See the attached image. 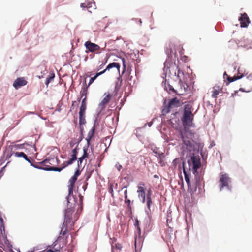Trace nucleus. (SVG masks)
Masks as SVG:
<instances>
[{
  "instance_id": "obj_1",
  "label": "nucleus",
  "mask_w": 252,
  "mask_h": 252,
  "mask_svg": "<svg viewBox=\"0 0 252 252\" xmlns=\"http://www.w3.org/2000/svg\"><path fill=\"white\" fill-rule=\"evenodd\" d=\"M194 115L192 113V107L189 105H185L184 108V113L182 121L185 129L183 133L180 131V135L185 145L189 147H192L194 145V141L192 139L193 133L187 127H190L192 125Z\"/></svg>"
},
{
  "instance_id": "obj_2",
  "label": "nucleus",
  "mask_w": 252,
  "mask_h": 252,
  "mask_svg": "<svg viewBox=\"0 0 252 252\" xmlns=\"http://www.w3.org/2000/svg\"><path fill=\"white\" fill-rule=\"evenodd\" d=\"M70 199H69V200ZM74 203H71L67 201V208L65 210L64 212V220L63 226L65 227L64 231L61 230L60 235L64 236L66 234L67 225L71 223V225H74L73 221H76L78 219V216L77 213L73 215L74 212V208L76 206V201L74 199Z\"/></svg>"
},
{
  "instance_id": "obj_3",
  "label": "nucleus",
  "mask_w": 252,
  "mask_h": 252,
  "mask_svg": "<svg viewBox=\"0 0 252 252\" xmlns=\"http://www.w3.org/2000/svg\"><path fill=\"white\" fill-rule=\"evenodd\" d=\"M3 250H10L9 249V242L5 234L4 227L3 225L0 226V252H3Z\"/></svg>"
},
{
  "instance_id": "obj_4",
  "label": "nucleus",
  "mask_w": 252,
  "mask_h": 252,
  "mask_svg": "<svg viewBox=\"0 0 252 252\" xmlns=\"http://www.w3.org/2000/svg\"><path fill=\"white\" fill-rule=\"evenodd\" d=\"M71 158L68 161H64L61 165V167H46L45 168V170L47 171H58L60 172L63 169L67 167L68 165L72 164L76 159H77V155L74 154H72L71 155Z\"/></svg>"
},
{
  "instance_id": "obj_5",
  "label": "nucleus",
  "mask_w": 252,
  "mask_h": 252,
  "mask_svg": "<svg viewBox=\"0 0 252 252\" xmlns=\"http://www.w3.org/2000/svg\"><path fill=\"white\" fill-rule=\"evenodd\" d=\"M84 46L86 49L87 50V51H86V53L90 52L91 53H95L96 54H99L101 53V51L104 50V49L106 46V44H105L104 47L101 48L98 45L93 43L90 41H87L85 42Z\"/></svg>"
},
{
  "instance_id": "obj_6",
  "label": "nucleus",
  "mask_w": 252,
  "mask_h": 252,
  "mask_svg": "<svg viewBox=\"0 0 252 252\" xmlns=\"http://www.w3.org/2000/svg\"><path fill=\"white\" fill-rule=\"evenodd\" d=\"M192 163V172L193 174H198V169L201 166L200 158L198 157L194 156H191V160L188 161V163L189 166V170L190 171L191 163Z\"/></svg>"
},
{
  "instance_id": "obj_7",
  "label": "nucleus",
  "mask_w": 252,
  "mask_h": 252,
  "mask_svg": "<svg viewBox=\"0 0 252 252\" xmlns=\"http://www.w3.org/2000/svg\"><path fill=\"white\" fill-rule=\"evenodd\" d=\"M180 106V101L177 98L175 97L169 101L167 105L165 106L162 110L163 114L169 113L171 109L178 107Z\"/></svg>"
},
{
  "instance_id": "obj_8",
  "label": "nucleus",
  "mask_w": 252,
  "mask_h": 252,
  "mask_svg": "<svg viewBox=\"0 0 252 252\" xmlns=\"http://www.w3.org/2000/svg\"><path fill=\"white\" fill-rule=\"evenodd\" d=\"M230 182V179L226 174H221L220 176L219 180V186L220 190H222L224 187L229 188V183Z\"/></svg>"
},
{
  "instance_id": "obj_9",
  "label": "nucleus",
  "mask_w": 252,
  "mask_h": 252,
  "mask_svg": "<svg viewBox=\"0 0 252 252\" xmlns=\"http://www.w3.org/2000/svg\"><path fill=\"white\" fill-rule=\"evenodd\" d=\"M11 156H14L15 157H23L26 160H27L29 163H31V164L32 165L31 160L24 152H13L10 153H7L6 155V159H8Z\"/></svg>"
},
{
  "instance_id": "obj_10",
  "label": "nucleus",
  "mask_w": 252,
  "mask_h": 252,
  "mask_svg": "<svg viewBox=\"0 0 252 252\" xmlns=\"http://www.w3.org/2000/svg\"><path fill=\"white\" fill-rule=\"evenodd\" d=\"M105 97L102 99V100L99 103L98 105V109L100 112L103 111L106 108V105L109 102L112 97V95L109 93H105L104 94Z\"/></svg>"
},
{
  "instance_id": "obj_11",
  "label": "nucleus",
  "mask_w": 252,
  "mask_h": 252,
  "mask_svg": "<svg viewBox=\"0 0 252 252\" xmlns=\"http://www.w3.org/2000/svg\"><path fill=\"white\" fill-rule=\"evenodd\" d=\"M145 184L143 182H140L138 185V190L139 197H141L142 199V202H145V192L144 188Z\"/></svg>"
},
{
  "instance_id": "obj_12",
  "label": "nucleus",
  "mask_w": 252,
  "mask_h": 252,
  "mask_svg": "<svg viewBox=\"0 0 252 252\" xmlns=\"http://www.w3.org/2000/svg\"><path fill=\"white\" fill-rule=\"evenodd\" d=\"M239 20L240 21L241 27H247L250 23L249 18L246 13L241 15V16L239 18Z\"/></svg>"
},
{
  "instance_id": "obj_13",
  "label": "nucleus",
  "mask_w": 252,
  "mask_h": 252,
  "mask_svg": "<svg viewBox=\"0 0 252 252\" xmlns=\"http://www.w3.org/2000/svg\"><path fill=\"white\" fill-rule=\"evenodd\" d=\"M83 150V154L81 157H80L78 158V168H80L82 166L83 167L85 166V165L86 163V161H85V163H84V164L82 165L83 161L84 159H85L86 158H88V154L87 153L88 148H86L84 147Z\"/></svg>"
},
{
  "instance_id": "obj_14",
  "label": "nucleus",
  "mask_w": 252,
  "mask_h": 252,
  "mask_svg": "<svg viewBox=\"0 0 252 252\" xmlns=\"http://www.w3.org/2000/svg\"><path fill=\"white\" fill-rule=\"evenodd\" d=\"M27 83V81L25 79L24 77H19L15 80L13 86L15 89H18L21 87L26 85Z\"/></svg>"
},
{
  "instance_id": "obj_15",
  "label": "nucleus",
  "mask_w": 252,
  "mask_h": 252,
  "mask_svg": "<svg viewBox=\"0 0 252 252\" xmlns=\"http://www.w3.org/2000/svg\"><path fill=\"white\" fill-rule=\"evenodd\" d=\"M76 182V181L70 179L68 182V196L66 197L67 201L69 202V199L70 198L72 195H73V189L74 187V184Z\"/></svg>"
},
{
  "instance_id": "obj_16",
  "label": "nucleus",
  "mask_w": 252,
  "mask_h": 252,
  "mask_svg": "<svg viewBox=\"0 0 252 252\" xmlns=\"http://www.w3.org/2000/svg\"><path fill=\"white\" fill-rule=\"evenodd\" d=\"M183 173L185 176V181L187 184L189 189H190V190L191 191L192 189L191 187V183H190V180L191 174L190 173V171L189 170V173L187 172V171H186V170L184 167V162H183Z\"/></svg>"
},
{
  "instance_id": "obj_17",
  "label": "nucleus",
  "mask_w": 252,
  "mask_h": 252,
  "mask_svg": "<svg viewBox=\"0 0 252 252\" xmlns=\"http://www.w3.org/2000/svg\"><path fill=\"white\" fill-rule=\"evenodd\" d=\"M194 175L195 176L194 180L195 187L194 189L191 191H192V192H195L197 188H198L199 189H200L201 185V182L202 181V178L198 175V173Z\"/></svg>"
},
{
  "instance_id": "obj_18",
  "label": "nucleus",
  "mask_w": 252,
  "mask_h": 252,
  "mask_svg": "<svg viewBox=\"0 0 252 252\" xmlns=\"http://www.w3.org/2000/svg\"><path fill=\"white\" fill-rule=\"evenodd\" d=\"M222 88L219 86H215L212 88L211 96L213 98H216L219 94L221 92Z\"/></svg>"
},
{
  "instance_id": "obj_19",
  "label": "nucleus",
  "mask_w": 252,
  "mask_h": 252,
  "mask_svg": "<svg viewBox=\"0 0 252 252\" xmlns=\"http://www.w3.org/2000/svg\"><path fill=\"white\" fill-rule=\"evenodd\" d=\"M62 236H60L58 238V240L57 241L56 243H54V246L52 248V249H48L46 251V252H60V249L62 248L63 247V245L62 247H60V246L58 247H56V245H57V243L58 241H60L61 239Z\"/></svg>"
},
{
  "instance_id": "obj_20",
  "label": "nucleus",
  "mask_w": 252,
  "mask_h": 252,
  "mask_svg": "<svg viewBox=\"0 0 252 252\" xmlns=\"http://www.w3.org/2000/svg\"><path fill=\"white\" fill-rule=\"evenodd\" d=\"M95 130V125L93 126V127L90 129L89 131L87 137L86 138V140L87 141V144L89 145L90 144V140L93 138L94 135V132Z\"/></svg>"
},
{
  "instance_id": "obj_21",
  "label": "nucleus",
  "mask_w": 252,
  "mask_h": 252,
  "mask_svg": "<svg viewBox=\"0 0 252 252\" xmlns=\"http://www.w3.org/2000/svg\"><path fill=\"white\" fill-rule=\"evenodd\" d=\"M225 75H226L227 76V79L229 82H234L238 79L241 78L243 76V75L242 74H241L240 76L238 75V76H234L233 77H230L226 73V72H225L224 73V76H225Z\"/></svg>"
},
{
  "instance_id": "obj_22",
  "label": "nucleus",
  "mask_w": 252,
  "mask_h": 252,
  "mask_svg": "<svg viewBox=\"0 0 252 252\" xmlns=\"http://www.w3.org/2000/svg\"><path fill=\"white\" fill-rule=\"evenodd\" d=\"M113 67H116L118 69V70H119L120 65L119 63H116V62H113L112 63H110L109 64H108L107 65V66L106 67V69H104V70H105V72L106 70H110L111 68H113Z\"/></svg>"
},
{
  "instance_id": "obj_23",
  "label": "nucleus",
  "mask_w": 252,
  "mask_h": 252,
  "mask_svg": "<svg viewBox=\"0 0 252 252\" xmlns=\"http://www.w3.org/2000/svg\"><path fill=\"white\" fill-rule=\"evenodd\" d=\"M88 86L86 85V81H85L84 84L83 85V86L82 88V89L80 91V94L81 95V97L83 96H86L87 95V93H88Z\"/></svg>"
},
{
  "instance_id": "obj_24",
  "label": "nucleus",
  "mask_w": 252,
  "mask_h": 252,
  "mask_svg": "<svg viewBox=\"0 0 252 252\" xmlns=\"http://www.w3.org/2000/svg\"><path fill=\"white\" fill-rule=\"evenodd\" d=\"M105 73V70H103L102 71H100L99 72H97L96 73V74L93 77H91L90 79L89 82L88 83V87L91 85L93 82L100 75Z\"/></svg>"
},
{
  "instance_id": "obj_25",
  "label": "nucleus",
  "mask_w": 252,
  "mask_h": 252,
  "mask_svg": "<svg viewBox=\"0 0 252 252\" xmlns=\"http://www.w3.org/2000/svg\"><path fill=\"white\" fill-rule=\"evenodd\" d=\"M170 89L172 90L173 92H174L177 94H179V95H180V94L183 95L184 94V93L186 92V89H185V87L184 88V90H183V89L182 88H181L180 90L177 91V90H175L172 87L170 86Z\"/></svg>"
},
{
  "instance_id": "obj_26",
  "label": "nucleus",
  "mask_w": 252,
  "mask_h": 252,
  "mask_svg": "<svg viewBox=\"0 0 252 252\" xmlns=\"http://www.w3.org/2000/svg\"><path fill=\"white\" fill-rule=\"evenodd\" d=\"M81 171L79 170V168L77 169L74 173V174L72 177H71V179L76 181L77 180L78 177L80 175Z\"/></svg>"
},
{
  "instance_id": "obj_27",
  "label": "nucleus",
  "mask_w": 252,
  "mask_h": 252,
  "mask_svg": "<svg viewBox=\"0 0 252 252\" xmlns=\"http://www.w3.org/2000/svg\"><path fill=\"white\" fill-rule=\"evenodd\" d=\"M118 81L116 83L115 89L118 90L122 85V79L121 77L118 78Z\"/></svg>"
},
{
  "instance_id": "obj_28",
  "label": "nucleus",
  "mask_w": 252,
  "mask_h": 252,
  "mask_svg": "<svg viewBox=\"0 0 252 252\" xmlns=\"http://www.w3.org/2000/svg\"><path fill=\"white\" fill-rule=\"evenodd\" d=\"M55 77V74L54 73H52L50 74V76L47 78L46 81H45V84L48 86L49 83L54 79Z\"/></svg>"
},
{
  "instance_id": "obj_29",
  "label": "nucleus",
  "mask_w": 252,
  "mask_h": 252,
  "mask_svg": "<svg viewBox=\"0 0 252 252\" xmlns=\"http://www.w3.org/2000/svg\"><path fill=\"white\" fill-rule=\"evenodd\" d=\"M86 123L85 116H79V125H82Z\"/></svg>"
},
{
  "instance_id": "obj_30",
  "label": "nucleus",
  "mask_w": 252,
  "mask_h": 252,
  "mask_svg": "<svg viewBox=\"0 0 252 252\" xmlns=\"http://www.w3.org/2000/svg\"><path fill=\"white\" fill-rule=\"evenodd\" d=\"M91 2H85L81 3L80 6L82 8H89L91 6Z\"/></svg>"
},
{
  "instance_id": "obj_31",
  "label": "nucleus",
  "mask_w": 252,
  "mask_h": 252,
  "mask_svg": "<svg viewBox=\"0 0 252 252\" xmlns=\"http://www.w3.org/2000/svg\"><path fill=\"white\" fill-rule=\"evenodd\" d=\"M109 192L111 194V196L113 197L114 196V192H113V185L112 184H110L109 187Z\"/></svg>"
},
{
  "instance_id": "obj_32",
  "label": "nucleus",
  "mask_w": 252,
  "mask_h": 252,
  "mask_svg": "<svg viewBox=\"0 0 252 252\" xmlns=\"http://www.w3.org/2000/svg\"><path fill=\"white\" fill-rule=\"evenodd\" d=\"M125 203L127 204V208L129 209H131V207L130 206V203H131V201L129 199H128L127 198L125 199Z\"/></svg>"
},
{
  "instance_id": "obj_33",
  "label": "nucleus",
  "mask_w": 252,
  "mask_h": 252,
  "mask_svg": "<svg viewBox=\"0 0 252 252\" xmlns=\"http://www.w3.org/2000/svg\"><path fill=\"white\" fill-rule=\"evenodd\" d=\"M151 195H152V191L151 189H150L147 192V199H151Z\"/></svg>"
},
{
  "instance_id": "obj_34",
  "label": "nucleus",
  "mask_w": 252,
  "mask_h": 252,
  "mask_svg": "<svg viewBox=\"0 0 252 252\" xmlns=\"http://www.w3.org/2000/svg\"><path fill=\"white\" fill-rule=\"evenodd\" d=\"M134 225L137 227L139 232H140V228L139 225V221L137 219L136 220L135 223Z\"/></svg>"
},
{
  "instance_id": "obj_35",
  "label": "nucleus",
  "mask_w": 252,
  "mask_h": 252,
  "mask_svg": "<svg viewBox=\"0 0 252 252\" xmlns=\"http://www.w3.org/2000/svg\"><path fill=\"white\" fill-rule=\"evenodd\" d=\"M176 70H177V72H175V75L177 76L178 77H179V74L181 73V71H180V69L179 68L178 66H176Z\"/></svg>"
},
{
  "instance_id": "obj_36",
  "label": "nucleus",
  "mask_w": 252,
  "mask_h": 252,
  "mask_svg": "<svg viewBox=\"0 0 252 252\" xmlns=\"http://www.w3.org/2000/svg\"><path fill=\"white\" fill-rule=\"evenodd\" d=\"M147 207L149 208L151 204L152 203V201L151 199H147Z\"/></svg>"
},
{
  "instance_id": "obj_37",
  "label": "nucleus",
  "mask_w": 252,
  "mask_h": 252,
  "mask_svg": "<svg viewBox=\"0 0 252 252\" xmlns=\"http://www.w3.org/2000/svg\"><path fill=\"white\" fill-rule=\"evenodd\" d=\"M86 97L85 96L82 100V102H81L82 105H86Z\"/></svg>"
},
{
  "instance_id": "obj_38",
  "label": "nucleus",
  "mask_w": 252,
  "mask_h": 252,
  "mask_svg": "<svg viewBox=\"0 0 252 252\" xmlns=\"http://www.w3.org/2000/svg\"><path fill=\"white\" fill-rule=\"evenodd\" d=\"M86 105H81V106L80 107V110L86 111Z\"/></svg>"
},
{
  "instance_id": "obj_39",
  "label": "nucleus",
  "mask_w": 252,
  "mask_h": 252,
  "mask_svg": "<svg viewBox=\"0 0 252 252\" xmlns=\"http://www.w3.org/2000/svg\"><path fill=\"white\" fill-rule=\"evenodd\" d=\"M85 111H84L83 110H80L79 112V116H85Z\"/></svg>"
},
{
  "instance_id": "obj_40",
  "label": "nucleus",
  "mask_w": 252,
  "mask_h": 252,
  "mask_svg": "<svg viewBox=\"0 0 252 252\" xmlns=\"http://www.w3.org/2000/svg\"><path fill=\"white\" fill-rule=\"evenodd\" d=\"M72 153V154L77 155L78 152H77V148H75L74 149H73Z\"/></svg>"
},
{
  "instance_id": "obj_41",
  "label": "nucleus",
  "mask_w": 252,
  "mask_h": 252,
  "mask_svg": "<svg viewBox=\"0 0 252 252\" xmlns=\"http://www.w3.org/2000/svg\"><path fill=\"white\" fill-rule=\"evenodd\" d=\"M125 195V199H126L127 198V190L126 189L124 192Z\"/></svg>"
},
{
  "instance_id": "obj_42",
  "label": "nucleus",
  "mask_w": 252,
  "mask_h": 252,
  "mask_svg": "<svg viewBox=\"0 0 252 252\" xmlns=\"http://www.w3.org/2000/svg\"><path fill=\"white\" fill-rule=\"evenodd\" d=\"M87 186V183L85 185L83 186V188L84 191L86 189Z\"/></svg>"
},
{
  "instance_id": "obj_43",
  "label": "nucleus",
  "mask_w": 252,
  "mask_h": 252,
  "mask_svg": "<svg viewBox=\"0 0 252 252\" xmlns=\"http://www.w3.org/2000/svg\"><path fill=\"white\" fill-rule=\"evenodd\" d=\"M122 168V166L121 165H119L118 167V169L119 171L120 170V169H121Z\"/></svg>"
},
{
  "instance_id": "obj_44",
  "label": "nucleus",
  "mask_w": 252,
  "mask_h": 252,
  "mask_svg": "<svg viewBox=\"0 0 252 252\" xmlns=\"http://www.w3.org/2000/svg\"><path fill=\"white\" fill-rule=\"evenodd\" d=\"M79 197H80V201L82 202L83 200V196H82L81 195H79Z\"/></svg>"
},
{
  "instance_id": "obj_45",
  "label": "nucleus",
  "mask_w": 252,
  "mask_h": 252,
  "mask_svg": "<svg viewBox=\"0 0 252 252\" xmlns=\"http://www.w3.org/2000/svg\"><path fill=\"white\" fill-rule=\"evenodd\" d=\"M171 50H169V51H167V50L166 51V53H167V54H169V53H171Z\"/></svg>"
},
{
  "instance_id": "obj_46",
  "label": "nucleus",
  "mask_w": 252,
  "mask_h": 252,
  "mask_svg": "<svg viewBox=\"0 0 252 252\" xmlns=\"http://www.w3.org/2000/svg\"><path fill=\"white\" fill-rule=\"evenodd\" d=\"M56 160L57 162L58 163V162H59V159L57 158H56Z\"/></svg>"
},
{
  "instance_id": "obj_47",
  "label": "nucleus",
  "mask_w": 252,
  "mask_h": 252,
  "mask_svg": "<svg viewBox=\"0 0 252 252\" xmlns=\"http://www.w3.org/2000/svg\"><path fill=\"white\" fill-rule=\"evenodd\" d=\"M124 68H125L126 66H125V64L124 63Z\"/></svg>"
},
{
  "instance_id": "obj_48",
  "label": "nucleus",
  "mask_w": 252,
  "mask_h": 252,
  "mask_svg": "<svg viewBox=\"0 0 252 252\" xmlns=\"http://www.w3.org/2000/svg\"><path fill=\"white\" fill-rule=\"evenodd\" d=\"M182 85V82H181V83H180V86H181Z\"/></svg>"
},
{
  "instance_id": "obj_49",
  "label": "nucleus",
  "mask_w": 252,
  "mask_h": 252,
  "mask_svg": "<svg viewBox=\"0 0 252 252\" xmlns=\"http://www.w3.org/2000/svg\"><path fill=\"white\" fill-rule=\"evenodd\" d=\"M0 220H1V221H2V219L1 218Z\"/></svg>"
}]
</instances>
